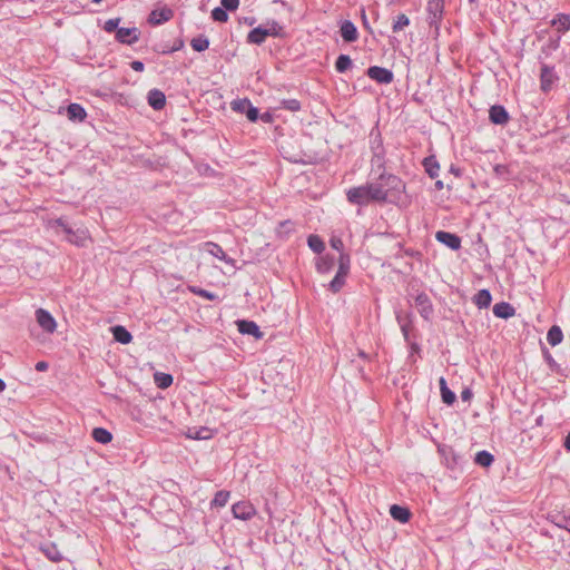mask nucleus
Wrapping results in <instances>:
<instances>
[{
  "label": "nucleus",
  "mask_w": 570,
  "mask_h": 570,
  "mask_svg": "<svg viewBox=\"0 0 570 570\" xmlns=\"http://www.w3.org/2000/svg\"><path fill=\"white\" fill-rule=\"evenodd\" d=\"M381 181L372 183L366 185L367 194L370 202H384L387 197V190L384 188L383 180L386 181V185L392 188H397L400 185V180L397 177L393 175H389L387 177L381 176Z\"/></svg>",
  "instance_id": "f257e3e1"
},
{
  "label": "nucleus",
  "mask_w": 570,
  "mask_h": 570,
  "mask_svg": "<svg viewBox=\"0 0 570 570\" xmlns=\"http://www.w3.org/2000/svg\"><path fill=\"white\" fill-rule=\"evenodd\" d=\"M443 8V0H429L426 11L428 20L431 26H435L438 28V23L442 19Z\"/></svg>",
  "instance_id": "f03ea898"
},
{
  "label": "nucleus",
  "mask_w": 570,
  "mask_h": 570,
  "mask_svg": "<svg viewBox=\"0 0 570 570\" xmlns=\"http://www.w3.org/2000/svg\"><path fill=\"white\" fill-rule=\"evenodd\" d=\"M234 518L249 520L255 514L254 505L248 501H239L232 507Z\"/></svg>",
  "instance_id": "7ed1b4c3"
},
{
  "label": "nucleus",
  "mask_w": 570,
  "mask_h": 570,
  "mask_svg": "<svg viewBox=\"0 0 570 570\" xmlns=\"http://www.w3.org/2000/svg\"><path fill=\"white\" fill-rule=\"evenodd\" d=\"M367 76L379 83H391L393 81V72L386 68L373 66L367 69Z\"/></svg>",
  "instance_id": "20e7f679"
},
{
  "label": "nucleus",
  "mask_w": 570,
  "mask_h": 570,
  "mask_svg": "<svg viewBox=\"0 0 570 570\" xmlns=\"http://www.w3.org/2000/svg\"><path fill=\"white\" fill-rule=\"evenodd\" d=\"M346 196L348 202L355 205L363 206L370 203L366 185L348 189Z\"/></svg>",
  "instance_id": "39448f33"
},
{
  "label": "nucleus",
  "mask_w": 570,
  "mask_h": 570,
  "mask_svg": "<svg viewBox=\"0 0 570 570\" xmlns=\"http://www.w3.org/2000/svg\"><path fill=\"white\" fill-rule=\"evenodd\" d=\"M36 320L39 324V326L48 332V333H53L56 331V327H57V323L55 321V318L52 317V315L47 312L46 309L43 308H38L36 311Z\"/></svg>",
  "instance_id": "423d86ee"
},
{
  "label": "nucleus",
  "mask_w": 570,
  "mask_h": 570,
  "mask_svg": "<svg viewBox=\"0 0 570 570\" xmlns=\"http://www.w3.org/2000/svg\"><path fill=\"white\" fill-rule=\"evenodd\" d=\"M435 238L453 250H458L461 247V238L453 233L439 230L435 234Z\"/></svg>",
  "instance_id": "0eeeda50"
},
{
  "label": "nucleus",
  "mask_w": 570,
  "mask_h": 570,
  "mask_svg": "<svg viewBox=\"0 0 570 570\" xmlns=\"http://www.w3.org/2000/svg\"><path fill=\"white\" fill-rule=\"evenodd\" d=\"M139 30L137 28H119L116 32V39L126 45H132L139 40Z\"/></svg>",
  "instance_id": "6e6552de"
},
{
  "label": "nucleus",
  "mask_w": 570,
  "mask_h": 570,
  "mask_svg": "<svg viewBox=\"0 0 570 570\" xmlns=\"http://www.w3.org/2000/svg\"><path fill=\"white\" fill-rule=\"evenodd\" d=\"M489 118L495 125H504L509 120V114L503 106L494 105L489 110Z\"/></svg>",
  "instance_id": "1a4fd4ad"
},
{
  "label": "nucleus",
  "mask_w": 570,
  "mask_h": 570,
  "mask_svg": "<svg viewBox=\"0 0 570 570\" xmlns=\"http://www.w3.org/2000/svg\"><path fill=\"white\" fill-rule=\"evenodd\" d=\"M415 305L419 308L421 316L424 317L425 320H429L433 312V307L428 295L424 293L419 294L415 297Z\"/></svg>",
  "instance_id": "9d476101"
},
{
  "label": "nucleus",
  "mask_w": 570,
  "mask_h": 570,
  "mask_svg": "<svg viewBox=\"0 0 570 570\" xmlns=\"http://www.w3.org/2000/svg\"><path fill=\"white\" fill-rule=\"evenodd\" d=\"M237 327L242 334L252 335L256 338H261L263 336L262 332L259 331L258 325L253 321H246V320L237 321Z\"/></svg>",
  "instance_id": "9b49d317"
},
{
  "label": "nucleus",
  "mask_w": 570,
  "mask_h": 570,
  "mask_svg": "<svg viewBox=\"0 0 570 570\" xmlns=\"http://www.w3.org/2000/svg\"><path fill=\"white\" fill-rule=\"evenodd\" d=\"M174 13L173 10L169 8H164L160 10H153L149 14L148 22L150 24H160L163 22H166L173 18Z\"/></svg>",
  "instance_id": "f8f14e48"
},
{
  "label": "nucleus",
  "mask_w": 570,
  "mask_h": 570,
  "mask_svg": "<svg viewBox=\"0 0 570 570\" xmlns=\"http://www.w3.org/2000/svg\"><path fill=\"white\" fill-rule=\"evenodd\" d=\"M148 104L155 110H161L166 105L165 94L158 89H151L148 92Z\"/></svg>",
  "instance_id": "ddd939ff"
},
{
  "label": "nucleus",
  "mask_w": 570,
  "mask_h": 570,
  "mask_svg": "<svg viewBox=\"0 0 570 570\" xmlns=\"http://www.w3.org/2000/svg\"><path fill=\"white\" fill-rule=\"evenodd\" d=\"M341 36L346 42H353L357 39V29L350 20H345L341 24Z\"/></svg>",
  "instance_id": "4468645a"
},
{
  "label": "nucleus",
  "mask_w": 570,
  "mask_h": 570,
  "mask_svg": "<svg viewBox=\"0 0 570 570\" xmlns=\"http://www.w3.org/2000/svg\"><path fill=\"white\" fill-rule=\"evenodd\" d=\"M540 78H541V88H542V90H544V91L549 90L551 88L552 83L554 82V79H556L553 69L550 68L547 65H543L541 67Z\"/></svg>",
  "instance_id": "2eb2a0df"
},
{
  "label": "nucleus",
  "mask_w": 570,
  "mask_h": 570,
  "mask_svg": "<svg viewBox=\"0 0 570 570\" xmlns=\"http://www.w3.org/2000/svg\"><path fill=\"white\" fill-rule=\"evenodd\" d=\"M390 514L394 520L400 521L402 523L407 522L411 518L410 510L405 507L397 505V504L391 505Z\"/></svg>",
  "instance_id": "dca6fc26"
},
{
  "label": "nucleus",
  "mask_w": 570,
  "mask_h": 570,
  "mask_svg": "<svg viewBox=\"0 0 570 570\" xmlns=\"http://www.w3.org/2000/svg\"><path fill=\"white\" fill-rule=\"evenodd\" d=\"M514 308L511 304L501 302L493 306V314L500 318H509L514 315Z\"/></svg>",
  "instance_id": "f3484780"
},
{
  "label": "nucleus",
  "mask_w": 570,
  "mask_h": 570,
  "mask_svg": "<svg viewBox=\"0 0 570 570\" xmlns=\"http://www.w3.org/2000/svg\"><path fill=\"white\" fill-rule=\"evenodd\" d=\"M267 37H268V32H266L264 26H259V27L253 29L252 31H249V33L247 36V41L249 43L262 45Z\"/></svg>",
  "instance_id": "a211bd4d"
},
{
  "label": "nucleus",
  "mask_w": 570,
  "mask_h": 570,
  "mask_svg": "<svg viewBox=\"0 0 570 570\" xmlns=\"http://www.w3.org/2000/svg\"><path fill=\"white\" fill-rule=\"evenodd\" d=\"M114 338L121 344H129L132 340V335L121 325L111 327Z\"/></svg>",
  "instance_id": "6ab92c4d"
},
{
  "label": "nucleus",
  "mask_w": 570,
  "mask_h": 570,
  "mask_svg": "<svg viewBox=\"0 0 570 570\" xmlns=\"http://www.w3.org/2000/svg\"><path fill=\"white\" fill-rule=\"evenodd\" d=\"M187 436L193 440H209L213 436V431L208 428H190Z\"/></svg>",
  "instance_id": "aec40b11"
},
{
  "label": "nucleus",
  "mask_w": 570,
  "mask_h": 570,
  "mask_svg": "<svg viewBox=\"0 0 570 570\" xmlns=\"http://www.w3.org/2000/svg\"><path fill=\"white\" fill-rule=\"evenodd\" d=\"M68 118L70 120L82 121L87 114L86 110L79 104H70L67 108Z\"/></svg>",
  "instance_id": "412c9836"
},
{
  "label": "nucleus",
  "mask_w": 570,
  "mask_h": 570,
  "mask_svg": "<svg viewBox=\"0 0 570 570\" xmlns=\"http://www.w3.org/2000/svg\"><path fill=\"white\" fill-rule=\"evenodd\" d=\"M423 166L431 178L439 176L440 165L433 156L426 157L423 160Z\"/></svg>",
  "instance_id": "4be33fe9"
},
{
  "label": "nucleus",
  "mask_w": 570,
  "mask_h": 570,
  "mask_svg": "<svg viewBox=\"0 0 570 570\" xmlns=\"http://www.w3.org/2000/svg\"><path fill=\"white\" fill-rule=\"evenodd\" d=\"M205 247H206V250L210 255L217 257L218 259L227 262V263L233 262L232 259H229L227 257V255L225 254V252L223 250V248L219 245H217L215 243H212V242H208V243L205 244Z\"/></svg>",
  "instance_id": "5701e85b"
},
{
  "label": "nucleus",
  "mask_w": 570,
  "mask_h": 570,
  "mask_svg": "<svg viewBox=\"0 0 570 570\" xmlns=\"http://www.w3.org/2000/svg\"><path fill=\"white\" fill-rule=\"evenodd\" d=\"M563 334L559 326L553 325L549 328L547 334V341L551 346H557L562 342Z\"/></svg>",
  "instance_id": "b1692460"
},
{
  "label": "nucleus",
  "mask_w": 570,
  "mask_h": 570,
  "mask_svg": "<svg viewBox=\"0 0 570 570\" xmlns=\"http://www.w3.org/2000/svg\"><path fill=\"white\" fill-rule=\"evenodd\" d=\"M91 435L96 442L101 444H107L112 440V434L104 428H95Z\"/></svg>",
  "instance_id": "393cba45"
},
{
  "label": "nucleus",
  "mask_w": 570,
  "mask_h": 570,
  "mask_svg": "<svg viewBox=\"0 0 570 570\" xmlns=\"http://www.w3.org/2000/svg\"><path fill=\"white\" fill-rule=\"evenodd\" d=\"M396 320H397V323L400 324V327H401V331H402V334H403L405 341L409 342L411 315L410 314L403 315L402 313H397Z\"/></svg>",
  "instance_id": "a878e982"
},
{
  "label": "nucleus",
  "mask_w": 570,
  "mask_h": 570,
  "mask_svg": "<svg viewBox=\"0 0 570 570\" xmlns=\"http://www.w3.org/2000/svg\"><path fill=\"white\" fill-rule=\"evenodd\" d=\"M154 381L159 389H167L173 384V376L167 373L156 372L154 374Z\"/></svg>",
  "instance_id": "bb28decb"
},
{
  "label": "nucleus",
  "mask_w": 570,
  "mask_h": 570,
  "mask_svg": "<svg viewBox=\"0 0 570 570\" xmlns=\"http://www.w3.org/2000/svg\"><path fill=\"white\" fill-rule=\"evenodd\" d=\"M334 263H335V259L333 256L326 255L324 257H321L316 263L317 272H320L322 274L328 273L333 268Z\"/></svg>",
  "instance_id": "cd10ccee"
},
{
  "label": "nucleus",
  "mask_w": 570,
  "mask_h": 570,
  "mask_svg": "<svg viewBox=\"0 0 570 570\" xmlns=\"http://www.w3.org/2000/svg\"><path fill=\"white\" fill-rule=\"evenodd\" d=\"M492 297L488 289H481L474 297V303L480 308H485L491 304Z\"/></svg>",
  "instance_id": "c85d7f7f"
},
{
  "label": "nucleus",
  "mask_w": 570,
  "mask_h": 570,
  "mask_svg": "<svg viewBox=\"0 0 570 570\" xmlns=\"http://www.w3.org/2000/svg\"><path fill=\"white\" fill-rule=\"evenodd\" d=\"M41 551L46 554V557L49 560H51L53 562H58L62 559L61 553L59 552L56 544H53V543L41 547Z\"/></svg>",
  "instance_id": "c756f323"
},
{
  "label": "nucleus",
  "mask_w": 570,
  "mask_h": 570,
  "mask_svg": "<svg viewBox=\"0 0 570 570\" xmlns=\"http://www.w3.org/2000/svg\"><path fill=\"white\" fill-rule=\"evenodd\" d=\"M308 247L316 254H321L325 249V244L317 235H309L307 239Z\"/></svg>",
  "instance_id": "7c9ffc66"
},
{
  "label": "nucleus",
  "mask_w": 570,
  "mask_h": 570,
  "mask_svg": "<svg viewBox=\"0 0 570 570\" xmlns=\"http://www.w3.org/2000/svg\"><path fill=\"white\" fill-rule=\"evenodd\" d=\"M346 276H347V274H342V272H336L335 277L331 281V283L328 285L330 289L333 293L340 292L345 284Z\"/></svg>",
  "instance_id": "2f4dec72"
},
{
  "label": "nucleus",
  "mask_w": 570,
  "mask_h": 570,
  "mask_svg": "<svg viewBox=\"0 0 570 570\" xmlns=\"http://www.w3.org/2000/svg\"><path fill=\"white\" fill-rule=\"evenodd\" d=\"M494 458L491 453H489L488 451H480L476 453L475 455V463L481 465V466H490L493 462Z\"/></svg>",
  "instance_id": "473e14b6"
},
{
  "label": "nucleus",
  "mask_w": 570,
  "mask_h": 570,
  "mask_svg": "<svg viewBox=\"0 0 570 570\" xmlns=\"http://www.w3.org/2000/svg\"><path fill=\"white\" fill-rule=\"evenodd\" d=\"M190 46L195 51L202 52L209 47V40L204 36H199L191 39Z\"/></svg>",
  "instance_id": "72a5a7b5"
},
{
  "label": "nucleus",
  "mask_w": 570,
  "mask_h": 570,
  "mask_svg": "<svg viewBox=\"0 0 570 570\" xmlns=\"http://www.w3.org/2000/svg\"><path fill=\"white\" fill-rule=\"evenodd\" d=\"M352 66V60L346 55H341L336 59L335 68L338 72H345L347 69H350Z\"/></svg>",
  "instance_id": "f704fd0d"
},
{
  "label": "nucleus",
  "mask_w": 570,
  "mask_h": 570,
  "mask_svg": "<svg viewBox=\"0 0 570 570\" xmlns=\"http://www.w3.org/2000/svg\"><path fill=\"white\" fill-rule=\"evenodd\" d=\"M410 24V19L406 14L400 13L393 22L392 29L394 32H399L403 30L405 27Z\"/></svg>",
  "instance_id": "c9c22d12"
},
{
  "label": "nucleus",
  "mask_w": 570,
  "mask_h": 570,
  "mask_svg": "<svg viewBox=\"0 0 570 570\" xmlns=\"http://www.w3.org/2000/svg\"><path fill=\"white\" fill-rule=\"evenodd\" d=\"M229 499V492L228 491H218L213 501L212 505L214 507H225Z\"/></svg>",
  "instance_id": "e433bc0d"
},
{
  "label": "nucleus",
  "mask_w": 570,
  "mask_h": 570,
  "mask_svg": "<svg viewBox=\"0 0 570 570\" xmlns=\"http://www.w3.org/2000/svg\"><path fill=\"white\" fill-rule=\"evenodd\" d=\"M250 105V101L248 99H237L232 101L230 106L234 111L245 114Z\"/></svg>",
  "instance_id": "4c0bfd02"
},
{
  "label": "nucleus",
  "mask_w": 570,
  "mask_h": 570,
  "mask_svg": "<svg viewBox=\"0 0 570 570\" xmlns=\"http://www.w3.org/2000/svg\"><path fill=\"white\" fill-rule=\"evenodd\" d=\"M190 292L194 293L197 296L204 297L209 301H215L218 298V296L215 293L208 292L206 289L199 288L197 286L189 287Z\"/></svg>",
  "instance_id": "58836bf2"
},
{
  "label": "nucleus",
  "mask_w": 570,
  "mask_h": 570,
  "mask_svg": "<svg viewBox=\"0 0 570 570\" xmlns=\"http://www.w3.org/2000/svg\"><path fill=\"white\" fill-rule=\"evenodd\" d=\"M212 18L215 21L218 22H226L228 20V14L226 12V9L223 7H217L212 11Z\"/></svg>",
  "instance_id": "ea45409f"
},
{
  "label": "nucleus",
  "mask_w": 570,
  "mask_h": 570,
  "mask_svg": "<svg viewBox=\"0 0 570 570\" xmlns=\"http://www.w3.org/2000/svg\"><path fill=\"white\" fill-rule=\"evenodd\" d=\"M281 107L291 111H298L301 109V102L296 99H283Z\"/></svg>",
  "instance_id": "a19ab883"
},
{
  "label": "nucleus",
  "mask_w": 570,
  "mask_h": 570,
  "mask_svg": "<svg viewBox=\"0 0 570 570\" xmlns=\"http://www.w3.org/2000/svg\"><path fill=\"white\" fill-rule=\"evenodd\" d=\"M350 271V256L341 253L338 259V269L337 272H342V274H348Z\"/></svg>",
  "instance_id": "79ce46f5"
},
{
  "label": "nucleus",
  "mask_w": 570,
  "mask_h": 570,
  "mask_svg": "<svg viewBox=\"0 0 570 570\" xmlns=\"http://www.w3.org/2000/svg\"><path fill=\"white\" fill-rule=\"evenodd\" d=\"M264 28L266 32H268V36L278 37L282 32V27L276 21L267 23Z\"/></svg>",
  "instance_id": "37998d69"
},
{
  "label": "nucleus",
  "mask_w": 570,
  "mask_h": 570,
  "mask_svg": "<svg viewBox=\"0 0 570 570\" xmlns=\"http://www.w3.org/2000/svg\"><path fill=\"white\" fill-rule=\"evenodd\" d=\"M441 396L442 401L448 405L453 404L455 401V394L448 386L443 387L441 391Z\"/></svg>",
  "instance_id": "c03bdc74"
},
{
  "label": "nucleus",
  "mask_w": 570,
  "mask_h": 570,
  "mask_svg": "<svg viewBox=\"0 0 570 570\" xmlns=\"http://www.w3.org/2000/svg\"><path fill=\"white\" fill-rule=\"evenodd\" d=\"M119 22H120V18L109 19V20H107V21L105 22V24H104V30H105L106 32H108V33H111V32H114V31H116V32H117V29H119V28H118Z\"/></svg>",
  "instance_id": "a18cd8bd"
},
{
  "label": "nucleus",
  "mask_w": 570,
  "mask_h": 570,
  "mask_svg": "<svg viewBox=\"0 0 570 570\" xmlns=\"http://www.w3.org/2000/svg\"><path fill=\"white\" fill-rule=\"evenodd\" d=\"M559 23V28L568 30L570 28V17L567 14H560L558 21L554 20L553 24Z\"/></svg>",
  "instance_id": "49530a36"
},
{
  "label": "nucleus",
  "mask_w": 570,
  "mask_h": 570,
  "mask_svg": "<svg viewBox=\"0 0 570 570\" xmlns=\"http://www.w3.org/2000/svg\"><path fill=\"white\" fill-rule=\"evenodd\" d=\"M246 117L249 121H256L259 117L258 109L250 104L246 111Z\"/></svg>",
  "instance_id": "de8ad7c7"
},
{
  "label": "nucleus",
  "mask_w": 570,
  "mask_h": 570,
  "mask_svg": "<svg viewBox=\"0 0 570 570\" xmlns=\"http://www.w3.org/2000/svg\"><path fill=\"white\" fill-rule=\"evenodd\" d=\"M239 0H222V6L226 10H236L238 8Z\"/></svg>",
  "instance_id": "09e8293b"
},
{
  "label": "nucleus",
  "mask_w": 570,
  "mask_h": 570,
  "mask_svg": "<svg viewBox=\"0 0 570 570\" xmlns=\"http://www.w3.org/2000/svg\"><path fill=\"white\" fill-rule=\"evenodd\" d=\"M330 244H331L332 248H334L338 252H341L343 249V242L338 237H332L330 240Z\"/></svg>",
  "instance_id": "8fccbe9b"
},
{
  "label": "nucleus",
  "mask_w": 570,
  "mask_h": 570,
  "mask_svg": "<svg viewBox=\"0 0 570 570\" xmlns=\"http://www.w3.org/2000/svg\"><path fill=\"white\" fill-rule=\"evenodd\" d=\"M130 66L135 71H138V72H141L145 68L144 63L139 60L132 61Z\"/></svg>",
  "instance_id": "3c124183"
},
{
  "label": "nucleus",
  "mask_w": 570,
  "mask_h": 570,
  "mask_svg": "<svg viewBox=\"0 0 570 570\" xmlns=\"http://www.w3.org/2000/svg\"><path fill=\"white\" fill-rule=\"evenodd\" d=\"M48 368V363L40 361L36 364V370L39 372H43Z\"/></svg>",
  "instance_id": "603ef678"
},
{
  "label": "nucleus",
  "mask_w": 570,
  "mask_h": 570,
  "mask_svg": "<svg viewBox=\"0 0 570 570\" xmlns=\"http://www.w3.org/2000/svg\"><path fill=\"white\" fill-rule=\"evenodd\" d=\"M471 395H472V393H471V391H470V390H464V391L461 393V397H462V400H463V401H468V400H470Z\"/></svg>",
  "instance_id": "864d4df0"
},
{
  "label": "nucleus",
  "mask_w": 570,
  "mask_h": 570,
  "mask_svg": "<svg viewBox=\"0 0 570 570\" xmlns=\"http://www.w3.org/2000/svg\"><path fill=\"white\" fill-rule=\"evenodd\" d=\"M261 119L264 121V122H271L272 121V115L269 112H265L261 116Z\"/></svg>",
  "instance_id": "5fc2aeb1"
},
{
  "label": "nucleus",
  "mask_w": 570,
  "mask_h": 570,
  "mask_svg": "<svg viewBox=\"0 0 570 570\" xmlns=\"http://www.w3.org/2000/svg\"><path fill=\"white\" fill-rule=\"evenodd\" d=\"M563 446L566 448V450L570 451V432H569V433H568V435L566 436V440H564Z\"/></svg>",
  "instance_id": "6e6d98bb"
},
{
  "label": "nucleus",
  "mask_w": 570,
  "mask_h": 570,
  "mask_svg": "<svg viewBox=\"0 0 570 570\" xmlns=\"http://www.w3.org/2000/svg\"><path fill=\"white\" fill-rule=\"evenodd\" d=\"M362 20H363L364 27L368 28L367 18H366L364 9H362Z\"/></svg>",
  "instance_id": "4d7b16f0"
},
{
  "label": "nucleus",
  "mask_w": 570,
  "mask_h": 570,
  "mask_svg": "<svg viewBox=\"0 0 570 570\" xmlns=\"http://www.w3.org/2000/svg\"><path fill=\"white\" fill-rule=\"evenodd\" d=\"M563 521H564V524L562 527L570 532V517L564 518Z\"/></svg>",
  "instance_id": "13d9d810"
},
{
  "label": "nucleus",
  "mask_w": 570,
  "mask_h": 570,
  "mask_svg": "<svg viewBox=\"0 0 570 570\" xmlns=\"http://www.w3.org/2000/svg\"><path fill=\"white\" fill-rule=\"evenodd\" d=\"M439 384H440V390L442 391L444 386H448L446 385V381L444 377H440L439 380Z\"/></svg>",
  "instance_id": "bf43d9fd"
},
{
  "label": "nucleus",
  "mask_w": 570,
  "mask_h": 570,
  "mask_svg": "<svg viewBox=\"0 0 570 570\" xmlns=\"http://www.w3.org/2000/svg\"><path fill=\"white\" fill-rule=\"evenodd\" d=\"M435 188H436L438 190H441V189L443 188V181H442V180H436V181H435Z\"/></svg>",
  "instance_id": "052dcab7"
},
{
  "label": "nucleus",
  "mask_w": 570,
  "mask_h": 570,
  "mask_svg": "<svg viewBox=\"0 0 570 570\" xmlns=\"http://www.w3.org/2000/svg\"><path fill=\"white\" fill-rule=\"evenodd\" d=\"M6 390V383L3 380L0 379V393Z\"/></svg>",
  "instance_id": "680f3d73"
},
{
  "label": "nucleus",
  "mask_w": 570,
  "mask_h": 570,
  "mask_svg": "<svg viewBox=\"0 0 570 570\" xmlns=\"http://www.w3.org/2000/svg\"><path fill=\"white\" fill-rule=\"evenodd\" d=\"M58 224H59L60 226H62V227H63V229H65L67 233H70V232H71L69 228H67V227L65 226V224H63L61 220H58Z\"/></svg>",
  "instance_id": "e2e57ef3"
}]
</instances>
